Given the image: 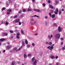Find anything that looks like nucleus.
<instances>
[{
  "label": "nucleus",
  "mask_w": 65,
  "mask_h": 65,
  "mask_svg": "<svg viewBox=\"0 0 65 65\" xmlns=\"http://www.w3.org/2000/svg\"><path fill=\"white\" fill-rule=\"evenodd\" d=\"M7 14H10V12H7Z\"/></svg>",
  "instance_id": "obj_41"
},
{
  "label": "nucleus",
  "mask_w": 65,
  "mask_h": 65,
  "mask_svg": "<svg viewBox=\"0 0 65 65\" xmlns=\"http://www.w3.org/2000/svg\"><path fill=\"white\" fill-rule=\"evenodd\" d=\"M17 48L16 47L14 48H13L14 50H17Z\"/></svg>",
  "instance_id": "obj_43"
},
{
  "label": "nucleus",
  "mask_w": 65,
  "mask_h": 65,
  "mask_svg": "<svg viewBox=\"0 0 65 65\" xmlns=\"http://www.w3.org/2000/svg\"><path fill=\"white\" fill-rule=\"evenodd\" d=\"M55 17V14H53V15H52V18H54Z\"/></svg>",
  "instance_id": "obj_16"
},
{
  "label": "nucleus",
  "mask_w": 65,
  "mask_h": 65,
  "mask_svg": "<svg viewBox=\"0 0 65 65\" xmlns=\"http://www.w3.org/2000/svg\"><path fill=\"white\" fill-rule=\"evenodd\" d=\"M34 11H36L37 10V9H34Z\"/></svg>",
  "instance_id": "obj_50"
},
{
  "label": "nucleus",
  "mask_w": 65,
  "mask_h": 65,
  "mask_svg": "<svg viewBox=\"0 0 65 65\" xmlns=\"http://www.w3.org/2000/svg\"><path fill=\"white\" fill-rule=\"evenodd\" d=\"M24 58H26L27 57V55H26V54H24Z\"/></svg>",
  "instance_id": "obj_21"
},
{
  "label": "nucleus",
  "mask_w": 65,
  "mask_h": 65,
  "mask_svg": "<svg viewBox=\"0 0 65 65\" xmlns=\"http://www.w3.org/2000/svg\"><path fill=\"white\" fill-rule=\"evenodd\" d=\"M9 32H10L11 33H13V32L12 31H11V30H9Z\"/></svg>",
  "instance_id": "obj_27"
},
{
  "label": "nucleus",
  "mask_w": 65,
  "mask_h": 65,
  "mask_svg": "<svg viewBox=\"0 0 65 65\" xmlns=\"http://www.w3.org/2000/svg\"><path fill=\"white\" fill-rule=\"evenodd\" d=\"M6 25H8V24H9V23H8V22H6Z\"/></svg>",
  "instance_id": "obj_28"
},
{
  "label": "nucleus",
  "mask_w": 65,
  "mask_h": 65,
  "mask_svg": "<svg viewBox=\"0 0 65 65\" xmlns=\"http://www.w3.org/2000/svg\"><path fill=\"white\" fill-rule=\"evenodd\" d=\"M21 33L22 34H24V31H23V30L22 29L21 30Z\"/></svg>",
  "instance_id": "obj_20"
},
{
  "label": "nucleus",
  "mask_w": 65,
  "mask_h": 65,
  "mask_svg": "<svg viewBox=\"0 0 65 65\" xmlns=\"http://www.w3.org/2000/svg\"><path fill=\"white\" fill-rule=\"evenodd\" d=\"M53 48H54V47L53 46H52L50 47L49 49L51 51L52 50V49H53Z\"/></svg>",
  "instance_id": "obj_6"
},
{
  "label": "nucleus",
  "mask_w": 65,
  "mask_h": 65,
  "mask_svg": "<svg viewBox=\"0 0 65 65\" xmlns=\"http://www.w3.org/2000/svg\"><path fill=\"white\" fill-rule=\"evenodd\" d=\"M16 4H15L14 5V8H15V9H16V8H17V6H16Z\"/></svg>",
  "instance_id": "obj_22"
},
{
  "label": "nucleus",
  "mask_w": 65,
  "mask_h": 65,
  "mask_svg": "<svg viewBox=\"0 0 65 65\" xmlns=\"http://www.w3.org/2000/svg\"><path fill=\"white\" fill-rule=\"evenodd\" d=\"M34 60H35V57H34L32 58L31 59V61L32 62H33Z\"/></svg>",
  "instance_id": "obj_14"
},
{
  "label": "nucleus",
  "mask_w": 65,
  "mask_h": 65,
  "mask_svg": "<svg viewBox=\"0 0 65 65\" xmlns=\"http://www.w3.org/2000/svg\"><path fill=\"white\" fill-rule=\"evenodd\" d=\"M62 48L63 50H65V48L64 47H62Z\"/></svg>",
  "instance_id": "obj_46"
},
{
  "label": "nucleus",
  "mask_w": 65,
  "mask_h": 65,
  "mask_svg": "<svg viewBox=\"0 0 65 65\" xmlns=\"http://www.w3.org/2000/svg\"><path fill=\"white\" fill-rule=\"evenodd\" d=\"M48 2L49 3H51V1L50 0H48Z\"/></svg>",
  "instance_id": "obj_44"
},
{
  "label": "nucleus",
  "mask_w": 65,
  "mask_h": 65,
  "mask_svg": "<svg viewBox=\"0 0 65 65\" xmlns=\"http://www.w3.org/2000/svg\"><path fill=\"white\" fill-rule=\"evenodd\" d=\"M36 23H37V22L36 21H35L34 23V24H36Z\"/></svg>",
  "instance_id": "obj_34"
},
{
  "label": "nucleus",
  "mask_w": 65,
  "mask_h": 65,
  "mask_svg": "<svg viewBox=\"0 0 65 65\" xmlns=\"http://www.w3.org/2000/svg\"><path fill=\"white\" fill-rule=\"evenodd\" d=\"M48 37L50 40H51V36H48Z\"/></svg>",
  "instance_id": "obj_31"
},
{
  "label": "nucleus",
  "mask_w": 65,
  "mask_h": 65,
  "mask_svg": "<svg viewBox=\"0 0 65 65\" xmlns=\"http://www.w3.org/2000/svg\"><path fill=\"white\" fill-rule=\"evenodd\" d=\"M5 40V38H2L1 39H0V40L1 41H4V40Z\"/></svg>",
  "instance_id": "obj_10"
},
{
  "label": "nucleus",
  "mask_w": 65,
  "mask_h": 65,
  "mask_svg": "<svg viewBox=\"0 0 65 65\" xmlns=\"http://www.w3.org/2000/svg\"><path fill=\"white\" fill-rule=\"evenodd\" d=\"M19 25H21V22H19Z\"/></svg>",
  "instance_id": "obj_45"
},
{
  "label": "nucleus",
  "mask_w": 65,
  "mask_h": 65,
  "mask_svg": "<svg viewBox=\"0 0 65 65\" xmlns=\"http://www.w3.org/2000/svg\"><path fill=\"white\" fill-rule=\"evenodd\" d=\"M55 58H56V59H58V56H57L55 57Z\"/></svg>",
  "instance_id": "obj_47"
},
{
  "label": "nucleus",
  "mask_w": 65,
  "mask_h": 65,
  "mask_svg": "<svg viewBox=\"0 0 65 65\" xmlns=\"http://www.w3.org/2000/svg\"><path fill=\"white\" fill-rule=\"evenodd\" d=\"M11 47H12V46L11 45H10L9 46H7V48H8V49H9L10 48H11Z\"/></svg>",
  "instance_id": "obj_7"
},
{
  "label": "nucleus",
  "mask_w": 65,
  "mask_h": 65,
  "mask_svg": "<svg viewBox=\"0 0 65 65\" xmlns=\"http://www.w3.org/2000/svg\"><path fill=\"white\" fill-rule=\"evenodd\" d=\"M46 25H47V22H45V23Z\"/></svg>",
  "instance_id": "obj_62"
},
{
  "label": "nucleus",
  "mask_w": 65,
  "mask_h": 65,
  "mask_svg": "<svg viewBox=\"0 0 65 65\" xmlns=\"http://www.w3.org/2000/svg\"><path fill=\"white\" fill-rule=\"evenodd\" d=\"M15 31H16V32H18V29H16L15 30Z\"/></svg>",
  "instance_id": "obj_52"
},
{
  "label": "nucleus",
  "mask_w": 65,
  "mask_h": 65,
  "mask_svg": "<svg viewBox=\"0 0 65 65\" xmlns=\"http://www.w3.org/2000/svg\"><path fill=\"white\" fill-rule=\"evenodd\" d=\"M37 11V12H40V11L39 10V9H37V11Z\"/></svg>",
  "instance_id": "obj_35"
},
{
  "label": "nucleus",
  "mask_w": 65,
  "mask_h": 65,
  "mask_svg": "<svg viewBox=\"0 0 65 65\" xmlns=\"http://www.w3.org/2000/svg\"><path fill=\"white\" fill-rule=\"evenodd\" d=\"M22 12V11L21 10H20L18 12L19 13H21Z\"/></svg>",
  "instance_id": "obj_42"
},
{
  "label": "nucleus",
  "mask_w": 65,
  "mask_h": 65,
  "mask_svg": "<svg viewBox=\"0 0 65 65\" xmlns=\"http://www.w3.org/2000/svg\"><path fill=\"white\" fill-rule=\"evenodd\" d=\"M7 35L8 34L7 33H4V35L5 36H7Z\"/></svg>",
  "instance_id": "obj_26"
},
{
  "label": "nucleus",
  "mask_w": 65,
  "mask_h": 65,
  "mask_svg": "<svg viewBox=\"0 0 65 65\" xmlns=\"http://www.w3.org/2000/svg\"><path fill=\"white\" fill-rule=\"evenodd\" d=\"M55 37L56 39H58L60 38V35L59 34H56L55 35Z\"/></svg>",
  "instance_id": "obj_1"
},
{
  "label": "nucleus",
  "mask_w": 65,
  "mask_h": 65,
  "mask_svg": "<svg viewBox=\"0 0 65 65\" xmlns=\"http://www.w3.org/2000/svg\"><path fill=\"white\" fill-rule=\"evenodd\" d=\"M31 18H33V17H37V18H38L39 16H37L36 15H35L33 16H31Z\"/></svg>",
  "instance_id": "obj_13"
},
{
  "label": "nucleus",
  "mask_w": 65,
  "mask_h": 65,
  "mask_svg": "<svg viewBox=\"0 0 65 65\" xmlns=\"http://www.w3.org/2000/svg\"><path fill=\"white\" fill-rule=\"evenodd\" d=\"M62 11H64V10L63 9H62Z\"/></svg>",
  "instance_id": "obj_57"
},
{
  "label": "nucleus",
  "mask_w": 65,
  "mask_h": 65,
  "mask_svg": "<svg viewBox=\"0 0 65 65\" xmlns=\"http://www.w3.org/2000/svg\"><path fill=\"white\" fill-rule=\"evenodd\" d=\"M49 14L50 17H51V16H52V14H51V13H49Z\"/></svg>",
  "instance_id": "obj_38"
},
{
  "label": "nucleus",
  "mask_w": 65,
  "mask_h": 65,
  "mask_svg": "<svg viewBox=\"0 0 65 65\" xmlns=\"http://www.w3.org/2000/svg\"><path fill=\"white\" fill-rule=\"evenodd\" d=\"M61 12H62L61 11H59V15H60V14H61Z\"/></svg>",
  "instance_id": "obj_24"
},
{
  "label": "nucleus",
  "mask_w": 65,
  "mask_h": 65,
  "mask_svg": "<svg viewBox=\"0 0 65 65\" xmlns=\"http://www.w3.org/2000/svg\"><path fill=\"white\" fill-rule=\"evenodd\" d=\"M23 12H25L26 11V10L25 9H23L22 10Z\"/></svg>",
  "instance_id": "obj_33"
},
{
  "label": "nucleus",
  "mask_w": 65,
  "mask_h": 65,
  "mask_svg": "<svg viewBox=\"0 0 65 65\" xmlns=\"http://www.w3.org/2000/svg\"><path fill=\"white\" fill-rule=\"evenodd\" d=\"M51 38H53V35H51Z\"/></svg>",
  "instance_id": "obj_49"
},
{
  "label": "nucleus",
  "mask_w": 65,
  "mask_h": 65,
  "mask_svg": "<svg viewBox=\"0 0 65 65\" xmlns=\"http://www.w3.org/2000/svg\"><path fill=\"white\" fill-rule=\"evenodd\" d=\"M32 10V9H28L27 10V11H31Z\"/></svg>",
  "instance_id": "obj_17"
},
{
  "label": "nucleus",
  "mask_w": 65,
  "mask_h": 65,
  "mask_svg": "<svg viewBox=\"0 0 65 65\" xmlns=\"http://www.w3.org/2000/svg\"><path fill=\"white\" fill-rule=\"evenodd\" d=\"M5 10V8H3L2 9V10Z\"/></svg>",
  "instance_id": "obj_37"
},
{
  "label": "nucleus",
  "mask_w": 65,
  "mask_h": 65,
  "mask_svg": "<svg viewBox=\"0 0 65 65\" xmlns=\"http://www.w3.org/2000/svg\"><path fill=\"white\" fill-rule=\"evenodd\" d=\"M58 30L59 32H60V31H61V28H60V26H59L58 27Z\"/></svg>",
  "instance_id": "obj_9"
},
{
  "label": "nucleus",
  "mask_w": 65,
  "mask_h": 65,
  "mask_svg": "<svg viewBox=\"0 0 65 65\" xmlns=\"http://www.w3.org/2000/svg\"><path fill=\"white\" fill-rule=\"evenodd\" d=\"M51 58L52 59H55V57L53 56H52L51 57Z\"/></svg>",
  "instance_id": "obj_19"
},
{
  "label": "nucleus",
  "mask_w": 65,
  "mask_h": 65,
  "mask_svg": "<svg viewBox=\"0 0 65 65\" xmlns=\"http://www.w3.org/2000/svg\"><path fill=\"white\" fill-rule=\"evenodd\" d=\"M54 26H57V24H56V23H54L53 24Z\"/></svg>",
  "instance_id": "obj_32"
},
{
  "label": "nucleus",
  "mask_w": 65,
  "mask_h": 65,
  "mask_svg": "<svg viewBox=\"0 0 65 65\" xmlns=\"http://www.w3.org/2000/svg\"><path fill=\"white\" fill-rule=\"evenodd\" d=\"M32 1L33 2H35V0H32Z\"/></svg>",
  "instance_id": "obj_56"
},
{
  "label": "nucleus",
  "mask_w": 65,
  "mask_h": 65,
  "mask_svg": "<svg viewBox=\"0 0 65 65\" xmlns=\"http://www.w3.org/2000/svg\"><path fill=\"white\" fill-rule=\"evenodd\" d=\"M46 44H49V43L47 42H46Z\"/></svg>",
  "instance_id": "obj_54"
},
{
  "label": "nucleus",
  "mask_w": 65,
  "mask_h": 65,
  "mask_svg": "<svg viewBox=\"0 0 65 65\" xmlns=\"http://www.w3.org/2000/svg\"><path fill=\"white\" fill-rule=\"evenodd\" d=\"M18 51H19V50H16V52H18Z\"/></svg>",
  "instance_id": "obj_61"
},
{
  "label": "nucleus",
  "mask_w": 65,
  "mask_h": 65,
  "mask_svg": "<svg viewBox=\"0 0 65 65\" xmlns=\"http://www.w3.org/2000/svg\"><path fill=\"white\" fill-rule=\"evenodd\" d=\"M20 35V33L18 32L17 33V35L16 36V37L17 39H19L20 38V37L19 36Z\"/></svg>",
  "instance_id": "obj_4"
},
{
  "label": "nucleus",
  "mask_w": 65,
  "mask_h": 65,
  "mask_svg": "<svg viewBox=\"0 0 65 65\" xmlns=\"http://www.w3.org/2000/svg\"><path fill=\"white\" fill-rule=\"evenodd\" d=\"M7 43L8 44H10V43L9 42H7Z\"/></svg>",
  "instance_id": "obj_63"
},
{
  "label": "nucleus",
  "mask_w": 65,
  "mask_h": 65,
  "mask_svg": "<svg viewBox=\"0 0 65 65\" xmlns=\"http://www.w3.org/2000/svg\"><path fill=\"white\" fill-rule=\"evenodd\" d=\"M36 62H37V60L36 59L33 63L32 65H36Z\"/></svg>",
  "instance_id": "obj_5"
},
{
  "label": "nucleus",
  "mask_w": 65,
  "mask_h": 65,
  "mask_svg": "<svg viewBox=\"0 0 65 65\" xmlns=\"http://www.w3.org/2000/svg\"><path fill=\"white\" fill-rule=\"evenodd\" d=\"M59 65V63L58 62H57L56 63V65Z\"/></svg>",
  "instance_id": "obj_55"
},
{
  "label": "nucleus",
  "mask_w": 65,
  "mask_h": 65,
  "mask_svg": "<svg viewBox=\"0 0 65 65\" xmlns=\"http://www.w3.org/2000/svg\"><path fill=\"white\" fill-rule=\"evenodd\" d=\"M25 42L26 44H28V41L26 39H25Z\"/></svg>",
  "instance_id": "obj_11"
},
{
  "label": "nucleus",
  "mask_w": 65,
  "mask_h": 65,
  "mask_svg": "<svg viewBox=\"0 0 65 65\" xmlns=\"http://www.w3.org/2000/svg\"><path fill=\"white\" fill-rule=\"evenodd\" d=\"M33 22H34V19H32L30 20V25H34V23Z\"/></svg>",
  "instance_id": "obj_2"
},
{
  "label": "nucleus",
  "mask_w": 65,
  "mask_h": 65,
  "mask_svg": "<svg viewBox=\"0 0 65 65\" xmlns=\"http://www.w3.org/2000/svg\"><path fill=\"white\" fill-rule=\"evenodd\" d=\"M5 50H4L3 51V53H5Z\"/></svg>",
  "instance_id": "obj_58"
},
{
  "label": "nucleus",
  "mask_w": 65,
  "mask_h": 65,
  "mask_svg": "<svg viewBox=\"0 0 65 65\" xmlns=\"http://www.w3.org/2000/svg\"><path fill=\"white\" fill-rule=\"evenodd\" d=\"M27 46L28 47H30V45H27Z\"/></svg>",
  "instance_id": "obj_48"
},
{
  "label": "nucleus",
  "mask_w": 65,
  "mask_h": 65,
  "mask_svg": "<svg viewBox=\"0 0 65 65\" xmlns=\"http://www.w3.org/2000/svg\"><path fill=\"white\" fill-rule=\"evenodd\" d=\"M49 45H52V42H50L49 43Z\"/></svg>",
  "instance_id": "obj_30"
},
{
  "label": "nucleus",
  "mask_w": 65,
  "mask_h": 65,
  "mask_svg": "<svg viewBox=\"0 0 65 65\" xmlns=\"http://www.w3.org/2000/svg\"><path fill=\"white\" fill-rule=\"evenodd\" d=\"M59 12V10H58V8H57L56 9V10H55L54 13L55 14H58V12Z\"/></svg>",
  "instance_id": "obj_3"
},
{
  "label": "nucleus",
  "mask_w": 65,
  "mask_h": 65,
  "mask_svg": "<svg viewBox=\"0 0 65 65\" xmlns=\"http://www.w3.org/2000/svg\"><path fill=\"white\" fill-rule=\"evenodd\" d=\"M7 12H8V11H9V12H11L12 11V10L11 9H9L8 10H7Z\"/></svg>",
  "instance_id": "obj_12"
},
{
  "label": "nucleus",
  "mask_w": 65,
  "mask_h": 65,
  "mask_svg": "<svg viewBox=\"0 0 65 65\" xmlns=\"http://www.w3.org/2000/svg\"><path fill=\"white\" fill-rule=\"evenodd\" d=\"M17 17H18V15H16L15 16H14L13 17V18L15 19V18H17Z\"/></svg>",
  "instance_id": "obj_25"
},
{
  "label": "nucleus",
  "mask_w": 65,
  "mask_h": 65,
  "mask_svg": "<svg viewBox=\"0 0 65 65\" xmlns=\"http://www.w3.org/2000/svg\"><path fill=\"white\" fill-rule=\"evenodd\" d=\"M11 38H12V39L13 38V36H12V37H11Z\"/></svg>",
  "instance_id": "obj_59"
},
{
  "label": "nucleus",
  "mask_w": 65,
  "mask_h": 65,
  "mask_svg": "<svg viewBox=\"0 0 65 65\" xmlns=\"http://www.w3.org/2000/svg\"><path fill=\"white\" fill-rule=\"evenodd\" d=\"M63 43L62 42L61 43V45H63Z\"/></svg>",
  "instance_id": "obj_60"
},
{
  "label": "nucleus",
  "mask_w": 65,
  "mask_h": 65,
  "mask_svg": "<svg viewBox=\"0 0 65 65\" xmlns=\"http://www.w3.org/2000/svg\"><path fill=\"white\" fill-rule=\"evenodd\" d=\"M50 8H51V9H53V8H54V7H53V6H52V5H50Z\"/></svg>",
  "instance_id": "obj_15"
},
{
  "label": "nucleus",
  "mask_w": 65,
  "mask_h": 65,
  "mask_svg": "<svg viewBox=\"0 0 65 65\" xmlns=\"http://www.w3.org/2000/svg\"><path fill=\"white\" fill-rule=\"evenodd\" d=\"M60 39L62 41H63V40H64V39L63 38H61Z\"/></svg>",
  "instance_id": "obj_36"
},
{
  "label": "nucleus",
  "mask_w": 65,
  "mask_h": 65,
  "mask_svg": "<svg viewBox=\"0 0 65 65\" xmlns=\"http://www.w3.org/2000/svg\"><path fill=\"white\" fill-rule=\"evenodd\" d=\"M19 21H20V20H19V19H17L15 20V23H18V22H19Z\"/></svg>",
  "instance_id": "obj_8"
},
{
  "label": "nucleus",
  "mask_w": 65,
  "mask_h": 65,
  "mask_svg": "<svg viewBox=\"0 0 65 65\" xmlns=\"http://www.w3.org/2000/svg\"><path fill=\"white\" fill-rule=\"evenodd\" d=\"M6 6H9V5H8V3H7L6 4Z\"/></svg>",
  "instance_id": "obj_51"
},
{
  "label": "nucleus",
  "mask_w": 65,
  "mask_h": 65,
  "mask_svg": "<svg viewBox=\"0 0 65 65\" xmlns=\"http://www.w3.org/2000/svg\"><path fill=\"white\" fill-rule=\"evenodd\" d=\"M15 63V62L13 61L11 65H14Z\"/></svg>",
  "instance_id": "obj_18"
},
{
  "label": "nucleus",
  "mask_w": 65,
  "mask_h": 65,
  "mask_svg": "<svg viewBox=\"0 0 65 65\" xmlns=\"http://www.w3.org/2000/svg\"><path fill=\"white\" fill-rule=\"evenodd\" d=\"M22 46H23L25 45V43H24V42L23 41L22 42Z\"/></svg>",
  "instance_id": "obj_23"
},
{
  "label": "nucleus",
  "mask_w": 65,
  "mask_h": 65,
  "mask_svg": "<svg viewBox=\"0 0 65 65\" xmlns=\"http://www.w3.org/2000/svg\"><path fill=\"white\" fill-rule=\"evenodd\" d=\"M47 16H46L45 17V19H47Z\"/></svg>",
  "instance_id": "obj_64"
},
{
  "label": "nucleus",
  "mask_w": 65,
  "mask_h": 65,
  "mask_svg": "<svg viewBox=\"0 0 65 65\" xmlns=\"http://www.w3.org/2000/svg\"><path fill=\"white\" fill-rule=\"evenodd\" d=\"M32 45L33 46H35V43H32Z\"/></svg>",
  "instance_id": "obj_39"
},
{
  "label": "nucleus",
  "mask_w": 65,
  "mask_h": 65,
  "mask_svg": "<svg viewBox=\"0 0 65 65\" xmlns=\"http://www.w3.org/2000/svg\"><path fill=\"white\" fill-rule=\"evenodd\" d=\"M50 46H48V47H47V48L48 49L49 48H50Z\"/></svg>",
  "instance_id": "obj_53"
},
{
  "label": "nucleus",
  "mask_w": 65,
  "mask_h": 65,
  "mask_svg": "<svg viewBox=\"0 0 65 65\" xmlns=\"http://www.w3.org/2000/svg\"><path fill=\"white\" fill-rule=\"evenodd\" d=\"M43 6L44 7L45 6V3H43Z\"/></svg>",
  "instance_id": "obj_40"
},
{
  "label": "nucleus",
  "mask_w": 65,
  "mask_h": 65,
  "mask_svg": "<svg viewBox=\"0 0 65 65\" xmlns=\"http://www.w3.org/2000/svg\"><path fill=\"white\" fill-rule=\"evenodd\" d=\"M31 56V54H29L28 55V57H30Z\"/></svg>",
  "instance_id": "obj_29"
}]
</instances>
